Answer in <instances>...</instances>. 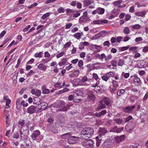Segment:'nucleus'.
<instances>
[{"label": "nucleus", "mask_w": 148, "mask_h": 148, "mask_svg": "<svg viewBox=\"0 0 148 148\" xmlns=\"http://www.w3.org/2000/svg\"><path fill=\"white\" fill-rule=\"evenodd\" d=\"M122 2L121 0H118L114 2L113 4L115 5H117L120 4Z\"/></svg>", "instance_id": "bf43d9fd"}, {"label": "nucleus", "mask_w": 148, "mask_h": 148, "mask_svg": "<svg viewBox=\"0 0 148 148\" xmlns=\"http://www.w3.org/2000/svg\"><path fill=\"white\" fill-rule=\"evenodd\" d=\"M91 47L93 49L95 48L97 49V50L98 51V52L99 51L100 49L101 48V46L96 45H91Z\"/></svg>", "instance_id": "c9c22d12"}, {"label": "nucleus", "mask_w": 148, "mask_h": 148, "mask_svg": "<svg viewBox=\"0 0 148 148\" xmlns=\"http://www.w3.org/2000/svg\"><path fill=\"white\" fill-rule=\"evenodd\" d=\"M41 93V91L39 90H37L36 91L35 95L37 96H39L40 95Z\"/></svg>", "instance_id": "5fc2aeb1"}, {"label": "nucleus", "mask_w": 148, "mask_h": 148, "mask_svg": "<svg viewBox=\"0 0 148 148\" xmlns=\"http://www.w3.org/2000/svg\"><path fill=\"white\" fill-rule=\"evenodd\" d=\"M95 98V97L93 94L91 92H88L87 97V99L88 101L93 102Z\"/></svg>", "instance_id": "1a4fd4ad"}, {"label": "nucleus", "mask_w": 148, "mask_h": 148, "mask_svg": "<svg viewBox=\"0 0 148 148\" xmlns=\"http://www.w3.org/2000/svg\"><path fill=\"white\" fill-rule=\"evenodd\" d=\"M67 14L69 15L71 14H75V11L74 10H71L69 8L67 9L66 10Z\"/></svg>", "instance_id": "473e14b6"}, {"label": "nucleus", "mask_w": 148, "mask_h": 148, "mask_svg": "<svg viewBox=\"0 0 148 148\" xmlns=\"http://www.w3.org/2000/svg\"><path fill=\"white\" fill-rule=\"evenodd\" d=\"M100 36L98 34H96L92 37L91 38L92 40H96L99 38Z\"/></svg>", "instance_id": "603ef678"}, {"label": "nucleus", "mask_w": 148, "mask_h": 148, "mask_svg": "<svg viewBox=\"0 0 148 148\" xmlns=\"http://www.w3.org/2000/svg\"><path fill=\"white\" fill-rule=\"evenodd\" d=\"M135 108V106H129L123 108V111L125 113H131L133 111V110Z\"/></svg>", "instance_id": "39448f33"}, {"label": "nucleus", "mask_w": 148, "mask_h": 148, "mask_svg": "<svg viewBox=\"0 0 148 148\" xmlns=\"http://www.w3.org/2000/svg\"><path fill=\"white\" fill-rule=\"evenodd\" d=\"M125 135H123L120 136H117L114 137V140L117 143L122 142L125 139Z\"/></svg>", "instance_id": "9b49d317"}, {"label": "nucleus", "mask_w": 148, "mask_h": 148, "mask_svg": "<svg viewBox=\"0 0 148 148\" xmlns=\"http://www.w3.org/2000/svg\"><path fill=\"white\" fill-rule=\"evenodd\" d=\"M96 145L97 146L99 147L101 143L102 138L100 137V135H98L96 137Z\"/></svg>", "instance_id": "b1692460"}, {"label": "nucleus", "mask_w": 148, "mask_h": 148, "mask_svg": "<svg viewBox=\"0 0 148 148\" xmlns=\"http://www.w3.org/2000/svg\"><path fill=\"white\" fill-rule=\"evenodd\" d=\"M107 75L108 76L109 78L110 77H113L114 75V73L112 72H110L106 73Z\"/></svg>", "instance_id": "4d7b16f0"}, {"label": "nucleus", "mask_w": 148, "mask_h": 148, "mask_svg": "<svg viewBox=\"0 0 148 148\" xmlns=\"http://www.w3.org/2000/svg\"><path fill=\"white\" fill-rule=\"evenodd\" d=\"M5 116V121L6 127L9 126V125L10 123V120L9 118V115L6 114Z\"/></svg>", "instance_id": "393cba45"}, {"label": "nucleus", "mask_w": 148, "mask_h": 148, "mask_svg": "<svg viewBox=\"0 0 148 148\" xmlns=\"http://www.w3.org/2000/svg\"><path fill=\"white\" fill-rule=\"evenodd\" d=\"M79 138L78 137L71 136L67 140V142L70 144H73L77 143Z\"/></svg>", "instance_id": "20e7f679"}, {"label": "nucleus", "mask_w": 148, "mask_h": 148, "mask_svg": "<svg viewBox=\"0 0 148 148\" xmlns=\"http://www.w3.org/2000/svg\"><path fill=\"white\" fill-rule=\"evenodd\" d=\"M101 78L103 80L106 82H107L108 80H109V82H110V78L106 73L104 74L102 76Z\"/></svg>", "instance_id": "7c9ffc66"}, {"label": "nucleus", "mask_w": 148, "mask_h": 148, "mask_svg": "<svg viewBox=\"0 0 148 148\" xmlns=\"http://www.w3.org/2000/svg\"><path fill=\"white\" fill-rule=\"evenodd\" d=\"M117 62L116 60H112L111 61V63L112 66L114 67H115L116 66Z\"/></svg>", "instance_id": "13d9d810"}, {"label": "nucleus", "mask_w": 148, "mask_h": 148, "mask_svg": "<svg viewBox=\"0 0 148 148\" xmlns=\"http://www.w3.org/2000/svg\"><path fill=\"white\" fill-rule=\"evenodd\" d=\"M37 107L34 106H31L29 107L27 109V112L29 114H32L37 112Z\"/></svg>", "instance_id": "0eeeda50"}, {"label": "nucleus", "mask_w": 148, "mask_h": 148, "mask_svg": "<svg viewBox=\"0 0 148 148\" xmlns=\"http://www.w3.org/2000/svg\"><path fill=\"white\" fill-rule=\"evenodd\" d=\"M125 90L124 89H121L118 90L117 92V95L118 97L125 94Z\"/></svg>", "instance_id": "a878e982"}, {"label": "nucleus", "mask_w": 148, "mask_h": 148, "mask_svg": "<svg viewBox=\"0 0 148 148\" xmlns=\"http://www.w3.org/2000/svg\"><path fill=\"white\" fill-rule=\"evenodd\" d=\"M67 60L66 58H62V60L58 64L60 66H62L65 64L67 62Z\"/></svg>", "instance_id": "412c9836"}, {"label": "nucleus", "mask_w": 148, "mask_h": 148, "mask_svg": "<svg viewBox=\"0 0 148 148\" xmlns=\"http://www.w3.org/2000/svg\"><path fill=\"white\" fill-rule=\"evenodd\" d=\"M92 76L97 81L99 79L98 75L95 73H93L92 74Z\"/></svg>", "instance_id": "e2e57ef3"}, {"label": "nucleus", "mask_w": 148, "mask_h": 148, "mask_svg": "<svg viewBox=\"0 0 148 148\" xmlns=\"http://www.w3.org/2000/svg\"><path fill=\"white\" fill-rule=\"evenodd\" d=\"M72 43L70 42H66L64 46V48H67L69 47L71 45Z\"/></svg>", "instance_id": "09e8293b"}, {"label": "nucleus", "mask_w": 148, "mask_h": 148, "mask_svg": "<svg viewBox=\"0 0 148 148\" xmlns=\"http://www.w3.org/2000/svg\"><path fill=\"white\" fill-rule=\"evenodd\" d=\"M75 94L77 96H82L83 95L82 92L80 90H77L75 92Z\"/></svg>", "instance_id": "c03bdc74"}, {"label": "nucleus", "mask_w": 148, "mask_h": 148, "mask_svg": "<svg viewBox=\"0 0 148 148\" xmlns=\"http://www.w3.org/2000/svg\"><path fill=\"white\" fill-rule=\"evenodd\" d=\"M29 127L28 126L25 127H21L20 129V134L22 139H27L29 134Z\"/></svg>", "instance_id": "f03ea898"}, {"label": "nucleus", "mask_w": 148, "mask_h": 148, "mask_svg": "<svg viewBox=\"0 0 148 148\" xmlns=\"http://www.w3.org/2000/svg\"><path fill=\"white\" fill-rule=\"evenodd\" d=\"M112 58V56L111 55H109L107 56H105V57L104 58L106 62H108L109 60H110Z\"/></svg>", "instance_id": "37998d69"}, {"label": "nucleus", "mask_w": 148, "mask_h": 148, "mask_svg": "<svg viewBox=\"0 0 148 148\" xmlns=\"http://www.w3.org/2000/svg\"><path fill=\"white\" fill-rule=\"evenodd\" d=\"M143 38L141 37H138L136 38L135 41L136 42H138L139 41H141L143 40Z\"/></svg>", "instance_id": "774afa93"}, {"label": "nucleus", "mask_w": 148, "mask_h": 148, "mask_svg": "<svg viewBox=\"0 0 148 148\" xmlns=\"http://www.w3.org/2000/svg\"><path fill=\"white\" fill-rule=\"evenodd\" d=\"M134 84L136 86H138L140 83V79L137 76H134Z\"/></svg>", "instance_id": "2eb2a0df"}, {"label": "nucleus", "mask_w": 148, "mask_h": 148, "mask_svg": "<svg viewBox=\"0 0 148 148\" xmlns=\"http://www.w3.org/2000/svg\"><path fill=\"white\" fill-rule=\"evenodd\" d=\"M134 5H132L129 9V12L132 13L134 12Z\"/></svg>", "instance_id": "338daca9"}, {"label": "nucleus", "mask_w": 148, "mask_h": 148, "mask_svg": "<svg viewBox=\"0 0 148 148\" xmlns=\"http://www.w3.org/2000/svg\"><path fill=\"white\" fill-rule=\"evenodd\" d=\"M130 30L127 27H125L124 28L123 30V32L126 34H128L130 33Z\"/></svg>", "instance_id": "4c0bfd02"}, {"label": "nucleus", "mask_w": 148, "mask_h": 148, "mask_svg": "<svg viewBox=\"0 0 148 148\" xmlns=\"http://www.w3.org/2000/svg\"><path fill=\"white\" fill-rule=\"evenodd\" d=\"M66 105L68 110L70 109V107L72 106L73 104L72 103L68 102Z\"/></svg>", "instance_id": "de8ad7c7"}, {"label": "nucleus", "mask_w": 148, "mask_h": 148, "mask_svg": "<svg viewBox=\"0 0 148 148\" xmlns=\"http://www.w3.org/2000/svg\"><path fill=\"white\" fill-rule=\"evenodd\" d=\"M99 135H100L101 137V136H103L106 134L107 132V130L105 128H100L99 130Z\"/></svg>", "instance_id": "ddd939ff"}, {"label": "nucleus", "mask_w": 148, "mask_h": 148, "mask_svg": "<svg viewBox=\"0 0 148 148\" xmlns=\"http://www.w3.org/2000/svg\"><path fill=\"white\" fill-rule=\"evenodd\" d=\"M42 52H40L39 53H36L34 55V57L36 58H41L42 57Z\"/></svg>", "instance_id": "58836bf2"}, {"label": "nucleus", "mask_w": 148, "mask_h": 148, "mask_svg": "<svg viewBox=\"0 0 148 148\" xmlns=\"http://www.w3.org/2000/svg\"><path fill=\"white\" fill-rule=\"evenodd\" d=\"M108 21L106 19L100 20V24L101 25L103 24H107L108 23Z\"/></svg>", "instance_id": "864d4df0"}, {"label": "nucleus", "mask_w": 148, "mask_h": 148, "mask_svg": "<svg viewBox=\"0 0 148 148\" xmlns=\"http://www.w3.org/2000/svg\"><path fill=\"white\" fill-rule=\"evenodd\" d=\"M42 92L44 94H47L50 92L49 90L47 89H44V90H42Z\"/></svg>", "instance_id": "69168bd1"}, {"label": "nucleus", "mask_w": 148, "mask_h": 148, "mask_svg": "<svg viewBox=\"0 0 148 148\" xmlns=\"http://www.w3.org/2000/svg\"><path fill=\"white\" fill-rule=\"evenodd\" d=\"M49 12H47L43 14L41 17V18L42 20L45 19L47 18L50 15Z\"/></svg>", "instance_id": "79ce46f5"}, {"label": "nucleus", "mask_w": 148, "mask_h": 148, "mask_svg": "<svg viewBox=\"0 0 148 148\" xmlns=\"http://www.w3.org/2000/svg\"><path fill=\"white\" fill-rule=\"evenodd\" d=\"M114 120L115 123L118 125H120L124 122L123 120L120 118L115 119Z\"/></svg>", "instance_id": "cd10ccee"}, {"label": "nucleus", "mask_w": 148, "mask_h": 148, "mask_svg": "<svg viewBox=\"0 0 148 148\" xmlns=\"http://www.w3.org/2000/svg\"><path fill=\"white\" fill-rule=\"evenodd\" d=\"M40 132L38 130L34 131L33 132L31 135V138L33 140H37V138L40 135Z\"/></svg>", "instance_id": "423d86ee"}, {"label": "nucleus", "mask_w": 148, "mask_h": 148, "mask_svg": "<svg viewBox=\"0 0 148 148\" xmlns=\"http://www.w3.org/2000/svg\"><path fill=\"white\" fill-rule=\"evenodd\" d=\"M65 103L64 101H60L57 105L56 106L58 111L66 112L68 111L66 105H65Z\"/></svg>", "instance_id": "7ed1b4c3"}, {"label": "nucleus", "mask_w": 148, "mask_h": 148, "mask_svg": "<svg viewBox=\"0 0 148 148\" xmlns=\"http://www.w3.org/2000/svg\"><path fill=\"white\" fill-rule=\"evenodd\" d=\"M129 48V47L128 46L126 47H120L119 48V50H121V51H124L127 50Z\"/></svg>", "instance_id": "680f3d73"}, {"label": "nucleus", "mask_w": 148, "mask_h": 148, "mask_svg": "<svg viewBox=\"0 0 148 148\" xmlns=\"http://www.w3.org/2000/svg\"><path fill=\"white\" fill-rule=\"evenodd\" d=\"M95 58L103 61V59L105 57V55L104 53H102L100 55L99 53H97L95 55Z\"/></svg>", "instance_id": "f3484780"}, {"label": "nucleus", "mask_w": 148, "mask_h": 148, "mask_svg": "<svg viewBox=\"0 0 148 148\" xmlns=\"http://www.w3.org/2000/svg\"><path fill=\"white\" fill-rule=\"evenodd\" d=\"M106 107V106L105 105V104L103 102H101V101H99V106L96 109V110H99L102 109H104Z\"/></svg>", "instance_id": "aec40b11"}, {"label": "nucleus", "mask_w": 148, "mask_h": 148, "mask_svg": "<svg viewBox=\"0 0 148 148\" xmlns=\"http://www.w3.org/2000/svg\"><path fill=\"white\" fill-rule=\"evenodd\" d=\"M97 13L100 14H102L104 13L105 11L104 9L101 8H98L97 9Z\"/></svg>", "instance_id": "c85d7f7f"}, {"label": "nucleus", "mask_w": 148, "mask_h": 148, "mask_svg": "<svg viewBox=\"0 0 148 148\" xmlns=\"http://www.w3.org/2000/svg\"><path fill=\"white\" fill-rule=\"evenodd\" d=\"M18 125H20L21 127H25V126H28L27 125H25V121L23 120H21L18 122Z\"/></svg>", "instance_id": "e433bc0d"}, {"label": "nucleus", "mask_w": 148, "mask_h": 148, "mask_svg": "<svg viewBox=\"0 0 148 148\" xmlns=\"http://www.w3.org/2000/svg\"><path fill=\"white\" fill-rule=\"evenodd\" d=\"M135 125L134 123H132V124H128L125 127L126 130L128 132H131L134 128Z\"/></svg>", "instance_id": "9d476101"}, {"label": "nucleus", "mask_w": 148, "mask_h": 148, "mask_svg": "<svg viewBox=\"0 0 148 148\" xmlns=\"http://www.w3.org/2000/svg\"><path fill=\"white\" fill-rule=\"evenodd\" d=\"M84 4L86 5H88L92 3V2L90 0H85L84 1Z\"/></svg>", "instance_id": "a18cd8bd"}, {"label": "nucleus", "mask_w": 148, "mask_h": 148, "mask_svg": "<svg viewBox=\"0 0 148 148\" xmlns=\"http://www.w3.org/2000/svg\"><path fill=\"white\" fill-rule=\"evenodd\" d=\"M88 80V78L86 76H84L82 78V81L83 82H86Z\"/></svg>", "instance_id": "0e129e2a"}, {"label": "nucleus", "mask_w": 148, "mask_h": 148, "mask_svg": "<svg viewBox=\"0 0 148 148\" xmlns=\"http://www.w3.org/2000/svg\"><path fill=\"white\" fill-rule=\"evenodd\" d=\"M89 18L88 16H83L81 17L79 19V20L82 22H85L89 20Z\"/></svg>", "instance_id": "bb28decb"}, {"label": "nucleus", "mask_w": 148, "mask_h": 148, "mask_svg": "<svg viewBox=\"0 0 148 148\" xmlns=\"http://www.w3.org/2000/svg\"><path fill=\"white\" fill-rule=\"evenodd\" d=\"M79 73V71L78 70H75L73 73L70 74V77L72 78L77 77Z\"/></svg>", "instance_id": "dca6fc26"}, {"label": "nucleus", "mask_w": 148, "mask_h": 148, "mask_svg": "<svg viewBox=\"0 0 148 148\" xmlns=\"http://www.w3.org/2000/svg\"><path fill=\"white\" fill-rule=\"evenodd\" d=\"M140 28V26L138 24H135L132 27V28L136 29H139Z\"/></svg>", "instance_id": "49530a36"}, {"label": "nucleus", "mask_w": 148, "mask_h": 148, "mask_svg": "<svg viewBox=\"0 0 148 148\" xmlns=\"http://www.w3.org/2000/svg\"><path fill=\"white\" fill-rule=\"evenodd\" d=\"M112 83L113 84V86H115L117 87H118L119 86V84H118L117 82L114 80H113L112 81Z\"/></svg>", "instance_id": "ea45409f"}, {"label": "nucleus", "mask_w": 148, "mask_h": 148, "mask_svg": "<svg viewBox=\"0 0 148 148\" xmlns=\"http://www.w3.org/2000/svg\"><path fill=\"white\" fill-rule=\"evenodd\" d=\"M106 113V111L105 110H103L101 111L100 112L95 114V115L97 117H101L102 116L105 115Z\"/></svg>", "instance_id": "6ab92c4d"}, {"label": "nucleus", "mask_w": 148, "mask_h": 148, "mask_svg": "<svg viewBox=\"0 0 148 148\" xmlns=\"http://www.w3.org/2000/svg\"><path fill=\"white\" fill-rule=\"evenodd\" d=\"M94 144V141L92 139H90L87 140L85 143L86 147L87 148L93 147Z\"/></svg>", "instance_id": "4468645a"}, {"label": "nucleus", "mask_w": 148, "mask_h": 148, "mask_svg": "<svg viewBox=\"0 0 148 148\" xmlns=\"http://www.w3.org/2000/svg\"><path fill=\"white\" fill-rule=\"evenodd\" d=\"M41 101V100L38 97H36L34 99V103L39 105L41 103L40 102Z\"/></svg>", "instance_id": "c756f323"}, {"label": "nucleus", "mask_w": 148, "mask_h": 148, "mask_svg": "<svg viewBox=\"0 0 148 148\" xmlns=\"http://www.w3.org/2000/svg\"><path fill=\"white\" fill-rule=\"evenodd\" d=\"M58 12L59 13H64L65 11L64 9L62 7L59 8L58 10Z\"/></svg>", "instance_id": "8fccbe9b"}, {"label": "nucleus", "mask_w": 148, "mask_h": 148, "mask_svg": "<svg viewBox=\"0 0 148 148\" xmlns=\"http://www.w3.org/2000/svg\"><path fill=\"white\" fill-rule=\"evenodd\" d=\"M132 117L131 116H129L127 117L124 118V123H127L132 119Z\"/></svg>", "instance_id": "72a5a7b5"}, {"label": "nucleus", "mask_w": 148, "mask_h": 148, "mask_svg": "<svg viewBox=\"0 0 148 148\" xmlns=\"http://www.w3.org/2000/svg\"><path fill=\"white\" fill-rule=\"evenodd\" d=\"M72 135V134L71 132H69L61 135V137L63 139H66L68 138L69 137H70Z\"/></svg>", "instance_id": "5701e85b"}, {"label": "nucleus", "mask_w": 148, "mask_h": 148, "mask_svg": "<svg viewBox=\"0 0 148 148\" xmlns=\"http://www.w3.org/2000/svg\"><path fill=\"white\" fill-rule=\"evenodd\" d=\"M83 35V33H76L74 35V37L78 39L81 38L82 36Z\"/></svg>", "instance_id": "2f4dec72"}, {"label": "nucleus", "mask_w": 148, "mask_h": 148, "mask_svg": "<svg viewBox=\"0 0 148 148\" xmlns=\"http://www.w3.org/2000/svg\"><path fill=\"white\" fill-rule=\"evenodd\" d=\"M51 131L54 134H56L58 132L57 130L54 127H52L50 129Z\"/></svg>", "instance_id": "6e6d98bb"}, {"label": "nucleus", "mask_w": 148, "mask_h": 148, "mask_svg": "<svg viewBox=\"0 0 148 148\" xmlns=\"http://www.w3.org/2000/svg\"><path fill=\"white\" fill-rule=\"evenodd\" d=\"M76 14H74L73 16V18H77L80 15V13L78 11H76Z\"/></svg>", "instance_id": "052dcab7"}, {"label": "nucleus", "mask_w": 148, "mask_h": 148, "mask_svg": "<svg viewBox=\"0 0 148 148\" xmlns=\"http://www.w3.org/2000/svg\"><path fill=\"white\" fill-rule=\"evenodd\" d=\"M94 133V130L92 127H85L82 131L81 137L82 138L87 139L91 136Z\"/></svg>", "instance_id": "f257e3e1"}, {"label": "nucleus", "mask_w": 148, "mask_h": 148, "mask_svg": "<svg viewBox=\"0 0 148 148\" xmlns=\"http://www.w3.org/2000/svg\"><path fill=\"white\" fill-rule=\"evenodd\" d=\"M123 129V127L118 128L117 126H115L114 127L112 128L110 130V132H116L117 133H119L122 131Z\"/></svg>", "instance_id": "f8f14e48"}, {"label": "nucleus", "mask_w": 148, "mask_h": 148, "mask_svg": "<svg viewBox=\"0 0 148 148\" xmlns=\"http://www.w3.org/2000/svg\"><path fill=\"white\" fill-rule=\"evenodd\" d=\"M124 61L123 60H119L117 64L119 66H122L124 64Z\"/></svg>", "instance_id": "a19ab883"}, {"label": "nucleus", "mask_w": 148, "mask_h": 148, "mask_svg": "<svg viewBox=\"0 0 148 148\" xmlns=\"http://www.w3.org/2000/svg\"><path fill=\"white\" fill-rule=\"evenodd\" d=\"M113 143L109 139L106 140L103 144V146L105 148H109L112 147L113 145Z\"/></svg>", "instance_id": "6e6552de"}, {"label": "nucleus", "mask_w": 148, "mask_h": 148, "mask_svg": "<svg viewBox=\"0 0 148 148\" xmlns=\"http://www.w3.org/2000/svg\"><path fill=\"white\" fill-rule=\"evenodd\" d=\"M146 14L145 11H142L141 12H136L134 13V14L136 16L143 17Z\"/></svg>", "instance_id": "4be33fe9"}, {"label": "nucleus", "mask_w": 148, "mask_h": 148, "mask_svg": "<svg viewBox=\"0 0 148 148\" xmlns=\"http://www.w3.org/2000/svg\"><path fill=\"white\" fill-rule=\"evenodd\" d=\"M38 68L41 70H45L46 69V66L42 64H40L38 66Z\"/></svg>", "instance_id": "f704fd0d"}, {"label": "nucleus", "mask_w": 148, "mask_h": 148, "mask_svg": "<svg viewBox=\"0 0 148 148\" xmlns=\"http://www.w3.org/2000/svg\"><path fill=\"white\" fill-rule=\"evenodd\" d=\"M101 102H103L106 105H108L110 103V100L109 98L105 97L101 100Z\"/></svg>", "instance_id": "a211bd4d"}, {"label": "nucleus", "mask_w": 148, "mask_h": 148, "mask_svg": "<svg viewBox=\"0 0 148 148\" xmlns=\"http://www.w3.org/2000/svg\"><path fill=\"white\" fill-rule=\"evenodd\" d=\"M131 18V16L128 14H127L125 15V21H127L129 20Z\"/></svg>", "instance_id": "3c124183"}]
</instances>
